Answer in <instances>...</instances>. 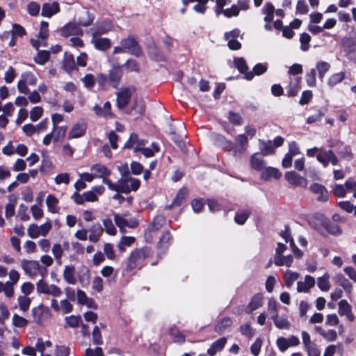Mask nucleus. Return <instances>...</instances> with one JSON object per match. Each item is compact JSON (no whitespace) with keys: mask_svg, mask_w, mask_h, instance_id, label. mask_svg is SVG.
Returning <instances> with one entry per match:
<instances>
[{"mask_svg":"<svg viewBox=\"0 0 356 356\" xmlns=\"http://www.w3.org/2000/svg\"><path fill=\"white\" fill-rule=\"evenodd\" d=\"M102 182L106 184L110 190L124 193H129L131 191H136L140 186V180L131 177H121L116 184L112 183L108 179H104Z\"/></svg>","mask_w":356,"mask_h":356,"instance_id":"obj_1","label":"nucleus"},{"mask_svg":"<svg viewBox=\"0 0 356 356\" xmlns=\"http://www.w3.org/2000/svg\"><path fill=\"white\" fill-rule=\"evenodd\" d=\"M122 78V72L118 67H113L108 74L99 73L97 74V83L100 89L106 90L109 86L118 88Z\"/></svg>","mask_w":356,"mask_h":356,"instance_id":"obj_2","label":"nucleus"},{"mask_svg":"<svg viewBox=\"0 0 356 356\" xmlns=\"http://www.w3.org/2000/svg\"><path fill=\"white\" fill-rule=\"evenodd\" d=\"M152 254L151 248L147 246L134 250L128 259L127 270L131 272L135 268H140L145 259Z\"/></svg>","mask_w":356,"mask_h":356,"instance_id":"obj_3","label":"nucleus"},{"mask_svg":"<svg viewBox=\"0 0 356 356\" xmlns=\"http://www.w3.org/2000/svg\"><path fill=\"white\" fill-rule=\"evenodd\" d=\"M21 267L26 274L30 277H34L40 274L42 277H44L47 270L42 268L39 262L35 260L23 259L21 261Z\"/></svg>","mask_w":356,"mask_h":356,"instance_id":"obj_4","label":"nucleus"},{"mask_svg":"<svg viewBox=\"0 0 356 356\" xmlns=\"http://www.w3.org/2000/svg\"><path fill=\"white\" fill-rule=\"evenodd\" d=\"M36 290L38 293L50 295L53 297H60L62 289L55 284H49L43 280V277L36 283Z\"/></svg>","mask_w":356,"mask_h":356,"instance_id":"obj_5","label":"nucleus"},{"mask_svg":"<svg viewBox=\"0 0 356 356\" xmlns=\"http://www.w3.org/2000/svg\"><path fill=\"white\" fill-rule=\"evenodd\" d=\"M321 222V225H316L314 228L321 234H324L323 231L325 230L327 232L333 234L339 235L341 233L340 227L332 223L328 219L321 215L318 218Z\"/></svg>","mask_w":356,"mask_h":356,"instance_id":"obj_6","label":"nucleus"},{"mask_svg":"<svg viewBox=\"0 0 356 356\" xmlns=\"http://www.w3.org/2000/svg\"><path fill=\"white\" fill-rule=\"evenodd\" d=\"M37 78L31 72H24L22 74L21 79L17 83V89L19 92L27 95L29 93V89L27 85L35 86Z\"/></svg>","mask_w":356,"mask_h":356,"instance_id":"obj_7","label":"nucleus"},{"mask_svg":"<svg viewBox=\"0 0 356 356\" xmlns=\"http://www.w3.org/2000/svg\"><path fill=\"white\" fill-rule=\"evenodd\" d=\"M120 44L123 47L125 52H128L137 57L141 55V49L133 37L129 36L127 38L122 40Z\"/></svg>","mask_w":356,"mask_h":356,"instance_id":"obj_8","label":"nucleus"},{"mask_svg":"<svg viewBox=\"0 0 356 356\" xmlns=\"http://www.w3.org/2000/svg\"><path fill=\"white\" fill-rule=\"evenodd\" d=\"M134 91V88L128 87L117 93V106L120 109H123L127 106Z\"/></svg>","mask_w":356,"mask_h":356,"instance_id":"obj_9","label":"nucleus"},{"mask_svg":"<svg viewBox=\"0 0 356 356\" xmlns=\"http://www.w3.org/2000/svg\"><path fill=\"white\" fill-rule=\"evenodd\" d=\"M316 159L325 168L328 166L330 162L335 165L339 161L338 158L332 150H323V148L321 152L316 155Z\"/></svg>","mask_w":356,"mask_h":356,"instance_id":"obj_10","label":"nucleus"},{"mask_svg":"<svg viewBox=\"0 0 356 356\" xmlns=\"http://www.w3.org/2000/svg\"><path fill=\"white\" fill-rule=\"evenodd\" d=\"M236 141L238 146L233 145L231 142H229V144L232 145V149L234 155L235 156H239L246 150L248 145V140L245 134H240L236 137Z\"/></svg>","mask_w":356,"mask_h":356,"instance_id":"obj_11","label":"nucleus"},{"mask_svg":"<svg viewBox=\"0 0 356 356\" xmlns=\"http://www.w3.org/2000/svg\"><path fill=\"white\" fill-rule=\"evenodd\" d=\"M240 31L234 29L225 34V38L227 41V45L232 50H238L241 47V42L237 40L239 37Z\"/></svg>","mask_w":356,"mask_h":356,"instance_id":"obj_12","label":"nucleus"},{"mask_svg":"<svg viewBox=\"0 0 356 356\" xmlns=\"http://www.w3.org/2000/svg\"><path fill=\"white\" fill-rule=\"evenodd\" d=\"M310 191L317 195V200L326 202L329 198V193L326 188L318 183H313L309 186Z\"/></svg>","mask_w":356,"mask_h":356,"instance_id":"obj_13","label":"nucleus"},{"mask_svg":"<svg viewBox=\"0 0 356 356\" xmlns=\"http://www.w3.org/2000/svg\"><path fill=\"white\" fill-rule=\"evenodd\" d=\"M286 180L291 185L295 186L306 187L307 181L303 177L298 175L295 171H289L285 173Z\"/></svg>","mask_w":356,"mask_h":356,"instance_id":"obj_14","label":"nucleus"},{"mask_svg":"<svg viewBox=\"0 0 356 356\" xmlns=\"http://www.w3.org/2000/svg\"><path fill=\"white\" fill-rule=\"evenodd\" d=\"M83 33V31L81 29L79 24L75 22H69L60 30V34L64 37H69L70 35H82Z\"/></svg>","mask_w":356,"mask_h":356,"instance_id":"obj_15","label":"nucleus"},{"mask_svg":"<svg viewBox=\"0 0 356 356\" xmlns=\"http://www.w3.org/2000/svg\"><path fill=\"white\" fill-rule=\"evenodd\" d=\"M100 34L92 33L91 42L94 47L100 51H105L111 47V42L108 38L99 37Z\"/></svg>","mask_w":356,"mask_h":356,"instance_id":"obj_16","label":"nucleus"},{"mask_svg":"<svg viewBox=\"0 0 356 356\" xmlns=\"http://www.w3.org/2000/svg\"><path fill=\"white\" fill-rule=\"evenodd\" d=\"M113 217L116 225L120 229L122 232L126 227L135 228L138 225L136 220L134 218L129 220L126 219L118 213H114Z\"/></svg>","mask_w":356,"mask_h":356,"instance_id":"obj_17","label":"nucleus"},{"mask_svg":"<svg viewBox=\"0 0 356 356\" xmlns=\"http://www.w3.org/2000/svg\"><path fill=\"white\" fill-rule=\"evenodd\" d=\"M103 231V227L99 222L94 223L88 229V233H89L88 240L92 243L98 242Z\"/></svg>","mask_w":356,"mask_h":356,"instance_id":"obj_18","label":"nucleus"},{"mask_svg":"<svg viewBox=\"0 0 356 356\" xmlns=\"http://www.w3.org/2000/svg\"><path fill=\"white\" fill-rule=\"evenodd\" d=\"M33 320L37 323H42L49 316V310L43 306L35 307L32 309Z\"/></svg>","mask_w":356,"mask_h":356,"instance_id":"obj_19","label":"nucleus"},{"mask_svg":"<svg viewBox=\"0 0 356 356\" xmlns=\"http://www.w3.org/2000/svg\"><path fill=\"white\" fill-rule=\"evenodd\" d=\"M263 299L264 296L262 293H259L254 295L245 309V312L250 314L253 311L261 307L263 305Z\"/></svg>","mask_w":356,"mask_h":356,"instance_id":"obj_20","label":"nucleus"},{"mask_svg":"<svg viewBox=\"0 0 356 356\" xmlns=\"http://www.w3.org/2000/svg\"><path fill=\"white\" fill-rule=\"evenodd\" d=\"M60 11L59 4L57 2L45 3L42 6V15L50 17Z\"/></svg>","mask_w":356,"mask_h":356,"instance_id":"obj_21","label":"nucleus"},{"mask_svg":"<svg viewBox=\"0 0 356 356\" xmlns=\"http://www.w3.org/2000/svg\"><path fill=\"white\" fill-rule=\"evenodd\" d=\"M315 284V280L311 275H306L304 281L297 282V290L298 292H307Z\"/></svg>","mask_w":356,"mask_h":356,"instance_id":"obj_22","label":"nucleus"},{"mask_svg":"<svg viewBox=\"0 0 356 356\" xmlns=\"http://www.w3.org/2000/svg\"><path fill=\"white\" fill-rule=\"evenodd\" d=\"M227 341V340L226 337H221L215 341L207 350V354L209 356L216 355L217 352L221 351L224 348Z\"/></svg>","mask_w":356,"mask_h":356,"instance_id":"obj_23","label":"nucleus"},{"mask_svg":"<svg viewBox=\"0 0 356 356\" xmlns=\"http://www.w3.org/2000/svg\"><path fill=\"white\" fill-rule=\"evenodd\" d=\"M282 176V173L277 168L273 167H268L264 169L261 174V177L262 179L268 180L270 178H274L275 179H279Z\"/></svg>","mask_w":356,"mask_h":356,"instance_id":"obj_24","label":"nucleus"},{"mask_svg":"<svg viewBox=\"0 0 356 356\" xmlns=\"http://www.w3.org/2000/svg\"><path fill=\"white\" fill-rule=\"evenodd\" d=\"M86 127L84 123H77L73 126L69 133L68 138H76L82 136L86 132Z\"/></svg>","mask_w":356,"mask_h":356,"instance_id":"obj_25","label":"nucleus"},{"mask_svg":"<svg viewBox=\"0 0 356 356\" xmlns=\"http://www.w3.org/2000/svg\"><path fill=\"white\" fill-rule=\"evenodd\" d=\"M63 278L70 284H75L76 283L75 268L73 266H65L63 270Z\"/></svg>","mask_w":356,"mask_h":356,"instance_id":"obj_26","label":"nucleus"},{"mask_svg":"<svg viewBox=\"0 0 356 356\" xmlns=\"http://www.w3.org/2000/svg\"><path fill=\"white\" fill-rule=\"evenodd\" d=\"M91 171L95 177H102L106 179L105 177L110 175L111 172L104 165L102 164H95L91 167Z\"/></svg>","mask_w":356,"mask_h":356,"instance_id":"obj_27","label":"nucleus"},{"mask_svg":"<svg viewBox=\"0 0 356 356\" xmlns=\"http://www.w3.org/2000/svg\"><path fill=\"white\" fill-rule=\"evenodd\" d=\"M271 318L275 326L279 329H289L290 327V323L285 317L279 316L278 314H273L271 316Z\"/></svg>","mask_w":356,"mask_h":356,"instance_id":"obj_28","label":"nucleus"},{"mask_svg":"<svg viewBox=\"0 0 356 356\" xmlns=\"http://www.w3.org/2000/svg\"><path fill=\"white\" fill-rule=\"evenodd\" d=\"M335 282L343 287L348 293H350L353 289L352 284L341 274H337L334 277Z\"/></svg>","mask_w":356,"mask_h":356,"instance_id":"obj_29","label":"nucleus"},{"mask_svg":"<svg viewBox=\"0 0 356 356\" xmlns=\"http://www.w3.org/2000/svg\"><path fill=\"white\" fill-rule=\"evenodd\" d=\"M266 70H267V66L266 65H264L261 63H258L254 67L253 72H249L245 74V78L247 80H251L253 78L254 74L255 75H261V74H264V72H266Z\"/></svg>","mask_w":356,"mask_h":356,"instance_id":"obj_30","label":"nucleus"},{"mask_svg":"<svg viewBox=\"0 0 356 356\" xmlns=\"http://www.w3.org/2000/svg\"><path fill=\"white\" fill-rule=\"evenodd\" d=\"M293 256L289 254L287 256L282 255L281 257H274V263L277 266H286L290 267L293 263Z\"/></svg>","mask_w":356,"mask_h":356,"instance_id":"obj_31","label":"nucleus"},{"mask_svg":"<svg viewBox=\"0 0 356 356\" xmlns=\"http://www.w3.org/2000/svg\"><path fill=\"white\" fill-rule=\"evenodd\" d=\"M63 67L67 72H70L76 68V62L73 55L65 54L63 59Z\"/></svg>","mask_w":356,"mask_h":356,"instance_id":"obj_32","label":"nucleus"},{"mask_svg":"<svg viewBox=\"0 0 356 356\" xmlns=\"http://www.w3.org/2000/svg\"><path fill=\"white\" fill-rule=\"evenodd\" d=\"M111 104L109 102H106L103 106L101 107L98 105H95L93 108V111L97 115L99 116H107L111 115Z\"/></svg>","mask_w":356,"mask_h":356,"instance_id":"obj_33","label":"nucleus"},{"mask_svg":"<svg viewBox=\"0 0 356 356\" xmlns=\"http://www.w3.org/2000/svg\"><path fill=\"white\" fill-rule=\"evenodd\" d=\"M251 167L258 171L261 170L264 165L265 161L263 158L258 156L257 154H254L250 159Z\"/></svg>","mask_w":356,"mask_h":356,"instance_id":"obj_34","label":"nucleus"},{"mask_svg":"<svg viewBox=\"0 0 356 356\" xmlns=\"http://www.w3.org/2000/svg\"><path fill=\"white\" fill-rule=\"evenodd\" d=\"M165 223V217L162 214L157 215L149 229L152 232L157 231L161 229Z\"/></svg>","mask_w":356,"mask_h":356,"instance_id":"obj_35","label":"nucleus"},{"mask_svg":"<svg viewBox=\"0 0 356 356\" xmlns=\"http://www.w3.org/2000/svg\"><path fill=\"white\" fill-rule=\"evenodd\" d=\"M134 111L136 114L142 115L145 113V104L142 99H135L134 105L131 107V109L129 112V114H132V112Z\"/></svg>","mask_w":356,"mask_h":356,"instance_id":"obj_36","label":"nucleus"},{"mask_svg":"<svg viewBox=\"0 0 356 356\" xmlns=\"http://www.w3.org/2000/svg\"><path fill=\"white\" fill-rule=\"evenodd\" d=\"M298 277L299 274L298 273L293 272L289 270H286L284 275L285 285L288 288H290L293 285V282L298 279Z\"/></svg>","mask_w":356,"mask_h":356,"instance_id":"obj_37","label":"nucleus"},{"mask_svg":"<svg viewBox=\"0 0 356 356\" xmlns=\"http://www.w3.org/2000/svg\"><path fill=\"white\" fill-rule=\"evenodd\" d=\"M316 67L318 70V77L321 81H323L325 74L330 69V65L325 61H319L316 63Z\"/></svg>","mask_w":356,"mask_h":356,"instance_id":"obj_38","label":"nucleus"},{"mask_svg":"<svg viewBox=\"0 0 356 356\" xmlns=\"http://www.w3.org/2000/svg\"><path fill=\"white\" fill-rule=\"evenodd\" d=\"M232 323V321L230 318H225L215 325L214 330L219 334H222L227 327L231 326Z\"/></svg>","mask_w":356,"mask_h":356,"instance_id":"obj_39","label":"nucleus"},{"mask_svg":"<svg viewBox=\"0 0 356 356\" xmlns=\"http://www.w3.org/2000/svg\"><path fill=\"white\" fill-rule=\"evenodd\" d=\"M113 24L111 21H104L97 24L96 30L93 33L105 34L112 30Z\"/></svg>","mask_w":356,"mask_h":356,"instance_id":"obj_40","label":"nucleus"},{"mask_svg":"<svg viewBox=\"0 0 356 356\" xmlns=\"http://www.w3.org/2000/svg\"><path fill=\"white\" fill-rule=\"evenodd\" d=\"M250 214V211L249 209H244L238 211L235 215L234 221L238 225H243L248 218Z\"/></svg>","mask_w":356,"mask_h":356,"instance_id":"obj_41","label":"nucleus"},{"mask_svg":"<svg viewBox=\"0 0 356 356\" xmlns=\"http://www.w3.org/2000/svg\"><path fill=\"white\" fill-rule=\"evenodd\" d=\"M79 280L82 286H88L90 283V272L89 270L83 267L79 274Z\"/></svg>","mask_w":356,"mask_h":356,"instance_id":"obj_42","label":"nucleus"},{"mask_svg":"<svg viewBox=\"0 0 356 356\" xmlns=\"http://www.w3.org/2000/svg\"><path fill=\"white\" fill-rule=\"evenodd\" d=\"M135 241L133 236H123L119 242L118 247L120 252L125 251L127 247L131 246Z\"/></svg>","mask_w":356,"mask_h":356,"instance_id":"obj_43","label":"nucleus"},{"mask_svg":"<svg viewBox=\"0 0 356 356\" xmlns=\"http://www.w3.org/2000/svg\"><path fill=\"white\" fill-rule=\"evenodd\" d=\"M318 288L323 291H327L330 289V284L329 282V275L325 273L322 277L318 279L317 282Z\"/></svg>","mask_w":356,"mask_h":356,"instance_id":"obj_44","label":"nucleus"},{"mask_svg":"<svg viewBox=\"0 0 356 356\" xmlns=\"http://www.w3.org/2000/svg\"><path fill=\"white\" fill-rule=\"evenodd\" d=\"M94 21V16L88 10L84 12V16L80 17L78 21L79 26H88L92 24Z\"/></svg>","mask_w":356,"mask_h":356,"instance_id":"obj_45","label":"nucleus"},{"mask_svg":"<svg viewBox=\"0 0 356 356\" xmlns=\"http://www.w3.org/2000/svg\"><path fill=\"white\" fill-rule=\"evenodd\" d=\"M172 238V235L170 233V232H165L162 235L161 238H160V241L159 243V249L165 250L168 247Z\"/></svg>","mask_w":356,"mask_h":356,"instance_id":"obj_46","label":"nucleus"},{"mask_svg":"<svg viewBox=\"0 0 356 356\" xmlns=\"http://www.w3.org/2000/svg\"><path fill=\"white\" fill-rule=\"evenodd\" d=\"M310 41H311V36L308 33H303L300 35V49L302 51H307L309 49Z\"/></svg>","mask_w":356,"mask_h":356,"instance_id":"obj_47","label":"nucleus"},{"mask_svg":"<svg viewBox=\"0 0 356 356\" xmlns=\"http://www.w3.org/2000/svg\"><path fill=\"white\" fill-rule=\"evenodd\" d=\"M81 81L86 88L91 89L94 87L95 82H97V76L95 77L92 74H87L81 78Z\"/></svg>","mask_w":356,"mask_h":356,"instance_id":"obj_48","label":"nucleus"},{"mask_svg":"<svg viewBox=\"0 0 356 356\" xmlns=\"http://www.w3.org/2000/svg\"><path fill=\"white\" fill-rule=\"evenodd\" d=\"M152 148L144 147L140 152L147 158L152 157L154 155L155 152H158L160 150L159 145L156 143H152Z\"/></svg>","mask_w":356,"mask_h":356,"instance_id":"obj_49","label":"nucleus"},{"mask_svg":"<svg viewBox=\"0 0 356 356\" xmlns=\"http://www.w3.org/2000/svg\"><path fill=\"white\" fill-rule=\"evenodd\" d=\"M345 78V74L342 72L332 74L327 81V84L334 86L341 83Z\"/></svg>","mask_w":356,"mask_h":356,"instance_id":"obj_50","label":"nucleus"},{"mask_svg":"<svg viewBox=\"0 0 356 356\" xmlns=\"http://www.w3.org/2000/svg\"><path fill=\"white\" fill-rule=\"evenodd\" d=\"M13 197V202H9L6 205L5 207V216L7 218H10L13 216L15 211V204L17 201V197L14 195L10 196V198Z\"/></svg>","mask_w":356,"mask_h":356,"instance_id":"obj_51","label":"nucleus"},{"mask_svg":"<svg viewBox=\"0 0 356 356\" xmlns=\"http://www.w3.org/2000/svg\"><path fill=\"white\" fill-rule=\"evenodd\" d=\"M58 203V200L53 195H49L46 199V204L49 211L51 213L56 212V207Z\"/></svg>","mask_w":356,"mask_h":356,"instance_id":"obj_52","label":"nucleus"},{"mask_svg":"<svg viewBox=\"0 0 356 356\" xmlns=\"http://www.w3.org/2000/svg\"><path fill=\"white\" fill-rule=\"evenodd\" d=\"M49 59V52L47 51H39L34 58L35 61L40 65H44Z\"/></svg>","mask_w":356,"mask_h":356,"instance_id":"obj_53","label":"nucleus"},{"mask_svg":"<svg viewBox=\"0 0 356 356\" xmlns=\"http://www.w3.org/2000/svg\"><path fill=\"white\" fill-rule=\"evenodd\" d=\"M65 323L68 327H77L81 323V316H70L65 318Z\"/></svg>","mask_w":356,"mask_h":356,"instance_id":"obj_54","label":"nucleus"},{"mask_svg":"<svg viewBox=\"0 0 356 356\" xmlns=\"http://www.w3.org/2000/svg\"><path fill=\"white\" fill-rule=\"evenodd\" d=\"M234 63L241 73L246 74L248 69L245 60L243 58H236L234 60Z\"/></svg>","mask_w":356,"mask_h":356,"instance_id":"obj_55","label":"nucleus"},{"mask_svg":"<svg viewBox=\"0 0 356 356\" xmlns=\"http://www.w3.org/2000/svg\"><path fill=\"white\" fill-rule=\"evenodd\" d=\"M103 225L105 228L106 232L111 236H114L116 234V229L113 224V222L111 219L106 218L103 220Z\"/></svg>","mask_w":356,"mask_h":356,"instance_id":"obj_56","label":"nucleus"},{"mask_svg":"<svg viewBox=\"0 0 356 356\" xmlns=\"http://www.w3.org/2000/svg\"><path fill=\"white\" fill-rule=\"evenodd\" d=\"M52 253L58 264H61V257L63 256V250L58 243L54 244L52 247Z\"/></svg>","mask_w":356,"mask_h":356,"instance_id":"obj_57","label":"nucleus"},{"mask_svg":"<svg viewBox=\"0 0 356 356\" xmlns=\"http://www.w3.org/2000/svg\"><path fill=\"white\" fill-rule=\"evenodd\" d=\"M67 129V128L66 126L58 127H56V129H53V131H52L53 133L54 131L56 132V134H54V141L58 142L60 140H61L62 138H63L64 136H65Z\"/></svg>","mask_w":356,"mask_h":356,"instance_id":"obj_58","label":"nucleus"},{"mask_svg":"<svg viewBox=\"0 0 356 356\" xmlns=\"http://www.w3.org/2000/svg\"><path fill=\"white\" fill-rule=\"evenodd\" d=\"M351 311V306L346 300H341L339 302L338 312L341 316H344Z\"/></svg>","mask_w":356,"mask_h":356,"instance_id":"obj_59","label":"nucleus"},{"mask_svg":"<svg viewBox=\"0 0 356 356\" xmlns=\"http://www.w3.org/2000/svg\"><path fill=\"white\" fill-rule=\"evenodd\" d=\"M347 188L346 186L342 184H335L333 186V193L338 197H343L346 196L347 193Z\"/></svg>","mask_w":356,"mask_h":356,"instance_id":"obj_60","label":"nucleus"},{"mask_svg":"<svg viewBox=\"0 0 356 356\" xmlns=\"http://www.w3.org/2000/svg\"><path fill=\"white\" fill-rule=\"evenodd\" d=\"M300 89V79H297L296 83L294 84H290L287 89V95L289 97L296 96Z\"/></svg>","mask_w":356,"mask_h":356,"instance_id":"obj_61","label":"nucleus"},{"mask_svg":"<svg viewBox=\"0 0 356 356\" xmlns=\"http://www.w3.org/2000/svg\"><path fill=\"white\" fill-rule=\"evenodd\" d=\"M17 300L21 310L26 312L29 309L31 304V299L29 298L27 296H19Z\"/></svg>","mask_w":356,"mask_h":356,"instance_id":"obj_62","label":"nucleus"},{"mask_svg":"<svg viewBox=\"0 0 356 356\" xmlns=\"http://www.w3.org/2000/svg\"><path fill=\"white\" fill-rule=\"evenodd\" d=\"M13 323L15 327H24L27 325L28 321L22 316L14 314L13 316Z\"/></svg>","mask_w":356,"mask_h":356,"instance_id":"obj_63","label":"nucleus"},{"mask_svg":"<svg viewBox=\"0 0 356 356\" xmlns=\"http://www.w3.org/2000/svg\"><path fill=\"white\" fill-rule=\"evenodd\" d=\"M306 82L309 87H314L316 83V70L311 69L306 74Z\"/></svg>","mask_w":356,"mask_h":356,"instance_id":"obj_64","label":"nucleus"}]
</instances>
